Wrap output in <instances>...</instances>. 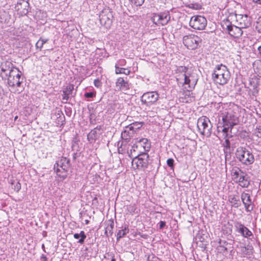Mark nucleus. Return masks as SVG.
<instances>
[{"mask_svg": "<svg viewBox=\"0 0 261 261\" xmlns=\"http://www.w3.org/2000/svg\"><path fill=\"white\" fill-rule=\"evenodd\" d=\"M256 134V136L258 138L261 137V128H258L257 132L255 133Z\"/></svg>", "mask_w": 261, "mask_h": 261, "instance_id": "obj_47", "label": "nucleus"}, {"mask_svg": "<svg viewBox=\"0 0 261 261\" xmlns=\"http://www.w3.org/2000/svg\"><path fill=\"white\" fill-rule=\"evenodd\" d=\"M253 87H254V89H255V88H256L257 87V86L256 85H254Z\"/></svg>", "mask_w": 261, "mask_h": 261, "instance_id": "obj_56", "label": "nucleus"}, {"mask_svg": "<svg viewBox=\"0 0 261 261\" xmlns=\"http://www.w3.org/2000/svg\"><path fill=\"white\" fill-rule=\"evenodd\" d=\"M101 133V130L100 127H96L93 129L91 130V132L88 134V140L91 143L93 142L99 137Z\"/></svg>", "mask_w": 261, "mask_h": 261, "instance_id": "obj_19", "label": "nucleus"}, {"mask_svg": "<svg viewBox=\"0 0 261 261\" xmlns=\"http://www.w3.org/2000/svg\"><path fill=\"white\" fill-rule=\"evenodd\" d=\"M14 69H17L13 66V64L10 61H6L1 65V71L5 75L7 76Z\"/></svg>", "mask_w": 261, "mask_h": 261, "instance_id": "obj_21", "label": "nucleus"}, {"mask_svg": "<svg viewBox=\"0 0 261 261\" xmlns=\"http://www.w3.org/2000/svg\"><path fill=\"white\" fill-rule=\"evenodd\" d=\"M167 16H165V17H164V19H167Z\"/></svg>", "mask_w": 261, "mask_h": 261, "instance_id": "obj_57", "label": "nucleus"}, {"mask_svg": "<svg viewBox=\"0 0 261 261\" xmlns=\"http://www.w3.org/2000/svg\"><path fill=\"white\" fill-rule=\"evenodd\" d=\"M17 188H18V190L20 189V184H19V186H18V187H17Z\"/></svg>", "mask_w": 261, "mask_h": 261, "instance_id": "obj_55", "label": "nucleus"}, {"mask_svg": "<svg viewBox=\"0 0 261 261\" xmlns=\"http://www.w3.org/2000/svg\"><path fill=\"white\" fill-rule=\"evenodd\" d=\"M219 246L218 247V249L220 252L224 253L227 251L228 246L229 244L225 240H220L219 242Z\"/></svg>", "mask_w": 261, "mask_h": 261, "instance_id": "obj_28", "label": "nucleus"}, {"mask_svg": "<svg viewBox=\"0 0 261 261\" xmlns=\"http://www.w3.org/2000/svg\"><path fill=\"white\" fill-rule=\"evenodd\" d=\"M255 29L258 33H261V16L257 18L256 22Z\"/></svg>", "mask_w": 261, "mask_h": 261, "instance_id": "obj_35", "label": "nucleus"}, {"mask_svg": "<svg viewBox=\"0 0 261 261\" xmlns=\"http://www.w3.org/2000/svg\"><path fill=\"white\" fill-rule=\"evenodd\" d=\"M197 126L199 132L202 135L207 137L211 136L212 124L208 117L206 116L200 117L197 120Z\"/></svg>", "mask_w": 261, "mask_h": 261, "instance_id": "obj_5", "label": "nucleus"}, {"mask_svg": "<svg viewBox=\"0 0 261 261\" xmlns=\"http://www.w3.org/2000/svg\"><path fill=\"white\" fill-rule=\"evenodd\" d=\"M176 79L178 84L185 86L188 91L194 88L198 79L195 74L185 66L178 67L176 69Z\"/></svg>", "mask_w": 261, "mask_h": 261, "instance_id": "obj_1", "label": "nucleus"}, {"mask_svg": "<svg viewBox=\"0 0 261 261\" xmlns=\"http://www.w3.org/2000/svg\"><path fill=\"white\" fill-rule=\"evenodd\" d=\"M116 87L118 90L126 91L129 89V84L123 77H119L116 82Z\"/></svg>", "mask_w": 261, "mask_h": 261, "instance_id": "obj_20", "label": "nucleus"}, {"mask_svg": "<svg viewBox=\"0 0 261 261\" xmlns=\"http://www.w3.org/2000/svg\"><path fill=\"white\" fill-rule=\"evenodd\" d=\"M113 14L110 10L105 9L99 14V20L101 24L106 28H110L112 23Z\"/></svg>", "mask_w": 261, "mask_h": 261, "instance_id": "obj_11", "label": "nucleus"}, {"mask_svg": "<svg viewBox=\"0 0 261 261\" xmlns=\"http://www.w3.org/2000/svg\"><path fill=\"white\" fill-rule=\"evenodd\" d=\"M234 227L236 231L244 238L251 239L253 237V233L240 222L237 221L234 222Z\"/></svg>", "mask_w": 261, "mask_h": 261, "instance_id": "obj_14", "label": "nucleus"}, {"mask_svg": "<svg viewBox=\"0 0 261 261\" xmlns=\"http://www.w3.org/2000/svg\"><path fill=\"white\" fill-rule=\"evenodd\" d=\"M8 83L10 87H20L22 79L21 78V72L18 69H14L10 74H8Z\"/></svg>", "mask_w": 261, "mask_h": 261, "instance_id": "obj_8", "label": "nucleus"}, {"mask_svg": "<svg viewBox=\"0 0 261 261\" xmlns=\"http://www.w3.org/2000/svg\"><path fill=\"white\" fill-rule=\"evenodd\" d=\"M223 28L226 27L229 34L234 37L238 38L242 36L243 34V31L242 28L240 26L232 25L231 22L228 20L223 21Z\"/></svg>", "mask_w": 261, "mask_h": 261, "instance_id": "obj_12", "label": "nucleus"}, {"mask_svg": "<svg viewBox=\"0 0 261 261\" xmlns=\"http://www.w3.org/2000/svg\"><path fill=\"white\" fill-rule=\"evenodd\" d=\"M94 95V94L93 92H88L85 94V97L86 98H92Z\"/></svg>", "mask_w": 261, "mask_h": 261, "instance_id": "obj_44", "label": "nucleus"}, {"mask_svg": "<svg viewBox=\"0 0 261 261\" xmlns=\"http://www.w3.org/2000/svg\"><path fill=\"white\" fill-rule=\"evenodd\" d=\"M126 228L119 230L117 234V239H119L124 236L126 233Z\"/></svg>", "mask_w": 261, "mask_h": 261, "instance_id": "obj_38", "label": "nucleus"}, {"mask_svg": "<svg viewBox=\"0 0 261 261\" xmlns=\"http://www.w3.org/2000/svg\"><path fill=\"white\" fill-rule=\"evenodd\" d=\"M207 23L205 18L200 15L194 16L191 17L189 24L195 30H203Z\"/></svg>", "mask_w": 261, "mask_h": 261, "instance_id": "obj_10", "label": "nucleus"}, {"mask_svg": "<svg viewBox=\"0 0 261 261\" xmlns=\"http://www.w3.org/2000/svg\"><path fill=\"white\" fill-rule=\"evenodd\" d=\"M236 22L237 25L243 29L249 28L251 24V18L247 14H236Z\"/></svg>", "mask_w": 261, "mask_h": 261, "instance_id": "obj_13", "label": "nucleus"}, {"mask_svg": "<svg viewBox=\"0 0 261 261\" xmlns=\"http://www.w3.org/2000/svg\"><path fill=\"white\" fill-rule=\"evenodd\" d=\"M119 62H120V64L121 65H125V64L126 63V62L124 60H120Z\"/></svg>", "mask_w": 261, "mask_h": 261, "instance_id": "obj_49", "label": "nucleus"}, {"mask_svg": "<svg viewBox=\"0 0 261 261\" xmlns=\"http://www.w3.org/2000/svg\"><path fill=\"white\" fill-rule=\"evenodd\" d=\"M152 21L156 25H163V17L161 14H155L152 17Z\"/></svg>", "mask_w": 261, "mask_h": 261, "instance_id": "obj_31", "label": "nucleus"}, {"mask_svg": "<svg viewBox=\"0 0 261 261\" xmlns=\"http://www.w3.org/2000/svg\"><path fill=\"white\" fill-rule=\"evenodd\" d=\"M230 127L228 126H225L224 124L219 122V124L217 126V132L219 134H222V137L223 138H226L228 137V133L230 132Z\"/></svg>", "mask_w": 261, "mask_h": 261, "instance_id": "obj_22", "label": "nucleus"}, {"mask_svg": "<svg viewBox=\"0 0 261 261\" xmlns=\"http://www.w3.org/2000/svg\"><path fill=\"white\" fill-rule=\"evenodd\" d=\"M241 173L244 174V172L239 168L237 167H233L231 170V176L232 180L237 181L240 177V176L242 175Z\"/></svg>", "mask_w": 261, "mask_h": 261, "instance_id": "obj_25", "label": "nucleus"}, {"mask_svg": "<svg viewBox=\"0 0 261 261\" xmlns=\"http://www.w3.org/2000/svg\"><path fill=\"white\" fill-rule=\"evenodd\" d=\"M111 261H116L115 259L114 258H113L112 259H111Z\"/></svg>", "mask_w": 261, "mask_h": 261, "instance_id": "obj_54", "label": "nucleus"}, {"mask_svg": "<svg viewBox=\"0 0 261 261\" xmlns=\"http://www.w3.org/2000/svg\"><path fill=\"white\" fill-rule=\"evenodd\" d=\"M63 94L62 99H63V100L65 101V102H67V101H68V100L69 98V96L70 95L69 94L67 93V92L65 93L64 91H63Z\"/></svg>", "mask_w": 261, "mask_h": 261, "instance_id": "obj_40", "label": "nucleus"}, {"mask_svg": "<svg viewBox=\"0 0 261 261\" xmlns=\"http://www.w3.org/2000/svg\"><path fill=\"white\" fill-rule=\"evenodd\" d=\"M236 155L239 161L246 166L252 164L255 160L252 152L244 147H238Z\"/></svg>", "mask_w": 261, "mask_h": 261, "instance_id": "obj_3", "label": "nucleus"}, {"mask_svg": "<svg viewBox=\"0 0 261 261\" xmlns=\"http://www.w3.org/2000/svg\"><path fill=\"white\" fill-rule=\"evenodd\" d=\"M189 7L190 8L197 9L198 8V5H195L193 4H191L189 5Z\"/></svg>", "mask_w": 261, "mask_h": 261, "instance_id": "obj_46", "label": "nucleus"}, {"mask_svg": "<svg viewBox=\"0 0 261 261\" xmlns=\"http://www.w3.org/2000/svg\"><path fill=\"white\" fill-rule=\"evenodd\" d=\"M94 86L97 88L101 86V83L98 79H96L94 81Z\"/></svg>", "mask_w": 261, "mask_h": 261, "instance_id": "obj_43", "label": "nucleus"}, {"mask_svg": "<svg viewBox=\"0 0 261 261\" xmlns=\"http://www.w3.org/2000/svg\"><path fill=\"white\" fill-rule=\"evenodd\" d=\"M85 224H88L89 223V221L88 220H85Z\"/></svg>", "mask_w": 261, "mask_h": 261, "instance_id": "obj_53", "label": "nucleus"}, {"mask_svg": "<svg viewBox=\"0 0 261 261\" xmlns=\"http://www.w3.org/2000/svg\"><path fill=\"white\" fill-rule=\"evenodd\" d=\"M69 167V160L66 158L62 157L56 162L54 165V169L59 176L65 179L67 176V171Z\"/></svg>", "mask_w": 261, "mask_h": 261, "instance_id": "obj_6", "label": "nucleus"}, {"mask_svg": "<svg viewBox=\"0 0 261 261\" xmlns=\"http://www.w3.org/2000/svg\"><path fill=\"white\" fill-rule=\"evenodd\" d=\"M167 164L169 167L173 169L174 166V160L172 159H169L167 161Z\"/></svg>", "mask_w": 261, "mask_h": 261, "instance_id": "obj_41", "label": "nucleus"}, {"mask_svg": "<svg viewBox=\"0 0 261 261\" xmlns=\"http://www.w3.org/2000/svg\"><path fill=\"white\" fill-rule=\"evenodd\" d=\"M228 201L230 202L232 207L238 208L241 205V201L238 195H229Z\"/></svg>", "mask_w": 261, "mask_h": 261, "instance_id": "obj_23", "label": "nucleus"}, {"mask_svg": "<svg viewBox=\"0 0 261 261\" xmlns=\"http://www.w3.org/2000/svg\"><path fill=\"white\" fill-rule=\"evenodd\" d=\"M39 40H41V42H42L43 44L46 43L48 41V39H42L41 38Z\"/></svg>", "mask_w": 261, "mask_h": 261, "instance_id": "obj_48", "label": "nucleus"}, {"mask_svg": "<svg viewBox=\"0 0 261 261\" xmlns=\"http://www.w3.org/2000/svg\"><path fill=\"white\" fill-rule=\"evenodd\" d=\"M201 42V39L197 35L191 34L183 37V43L189 49L197 48Z\"/></svg>", "mask_w": 261, "mask_h": 261, "instance_id": "obj_7", "label": "nucleus"}, {"mask_svg": "<svg viewBox=\"0 0 261 261\" xmlns=\"http://www.w3.org/2000/svg\"><path fill=\"white\" fill-rule=\"evenodd\" d=\"M29 4L25 0H20L15 5V8L21 15H25L28 13Z\"/></svg>", "mask_w": 261, "mask_h": 261, "instance_id": "obj_18", "label": "nucleus"}, {"mask_svg": "<svg viewBox=\"0 0 261 261\" xmlns=\"http://www.w3.org/2000/svg\"><path fill=\"white\" fill-rule=\"evenodd\" d=\"M127 153L130 158H136L138 154H140V152H139V149H137L135 147V144L131 146V148L129 151H127Z\"/></svg>", "mask_w": 261, "mask_h": 261, "instance_id": "obj_29", "label": "nucleus"}, {"mask_svg": "<svg viewBox=\"0 0 261 261\" xmlns=\"http://www.w3.org/2000/svg\"><path fill=\"white\" fill-rule=\"evenodd\" d=\"M135 147L137 149H139V152L145 153V152L149 150L150 144L146 138L137 139Z\"/></svg>", "mask_w": 261, "mask_h": 261, "instance_id": "obj_15", "label": "nucleus"}, {"mask_svg": "<svg viewBox=\"0 0 261 261\" xmlns=\"http://www.w3.org/2000/svg\"><path fill=\"white\" fill-rule=\"evenodd\" d=\"M73 237L75 239H78L80 238L78 242L81 244H83L84 242L85 239L86 238V236L85 234L84 231H81L80 233H74L73 234Z\"/></svg>", "mask_w": 261, "mask_h": 261, "instance_id": "obj_30", "label": "nucleus"}, {"mask_svg": "<svg viewBox=\"0 0 261 261\" xmlns=\"http://www.w3.org/2000/svg\"><path fill=\"white\" fill-rule=\"evenodd\" d=\"M254 3L261 4V0H252Z\"/></svg>", "mask_w": 261, "mask_h": 261, "instance_id": "obj_52", "label": "nucleus"}, {"mask_svg": "<svg viewBox=\"0 0 261 261\" xmlns=\"http://www.w3.org/2000/svg\"><path fill=\"white\" fill-rule=\"evenodd\" d=\"M241 199L246 211L248 212H251L253 209V204L250 195L248 193H242L241 194Z\"/></svg>", "mask_w": 261, "mask_h": 261, "instance_id": "obj_17", "label": "nucleus"}, {"mask_svg": "<svg viewBox=\"0 0 261 261\" xmlns=\"http://www.w3.org/2000/svg\"><path fill=\"white\" fill-rule=\"evenodd\" d=\"M160 227L161 228L163 227V221H161L160 222Z\"/></svg>", "mask_w": 261, "mask_h": 261, "instance_id": "obj_51", "label": "nucleus"}, {"mask_svg": "<svg viewBox=\"0 0 261 261\" xmlns=\"http://www.w3.org/2000/svg\"><path fill=\"white\" fill-rule=\"evenodd\" d=\"M253 247L252 245H247V246H242L241 247V250L244 256H249L253 254Z\"/></svg>", "mask_w": 261, "mask_h": 261, "instance_id": "obj_27", "label": "nucleus"}, {"mask_svg": "<svg viewBox=\"0 0 261 261\" xmlns=\"http://www.w3.org/2000/svg\"><path fill=\"white\" fill-rule=\"evenodd\" d=\"M222 118L223 124L225 126L230 127V133H231L233 126L238 123V118L234 115L231 110H225L222 111L220 115Z\"/></svg>", "mask_w": 261, "mask_h": 261, "instance_id": "obj_4", "label": "nucleus"}, {"mask_svg": "<svg viewBox=\"0 0 261 261\" xmlns=\"http://www.w3.org/2000/svg\"><path fill=\"white\" fill-rule=\"evenodd\" d=\"M230 78V73L225 65L221 64L216 66L212 74V79L215 83L224 85L227 83Z\"/></svg>", "mask_w": 261, "mask_h": 261, "instance_id": "obj_2", "label": "nucleus"}, {"mask_svg": "<svg viewBox=\"0 0 261 261\" xmlns=\"http://www.w3.org/2000/svg\"><path fill=\"white\" fill-rule=\"evenodd\" d=\"M225 139V141L223 143V146L224 147V150L229 149L230 148V143L228 137L226 138H224Z\"/></svg>", "mask_w": 261, "mask_h": 261, "instance_id": "obj_36", "label": "nucleus"}, {"mask_svg": "<svg viewBox=\"0 0 261 261\" xmlns=\"http://www.w3.org/2000/svg\"><path fill=\"white\" fill-rule=\"evenodd\" d=\"M158 98L159 95L156 92H148L145 93L142 96L141 101L147 105H149L155 102Z\"/></svg>", "mask_w": 261, "mask_h": 261, "instance_id": "obj_16", "label": "nucleus"}, {"mask_svg": "<svg viewBox=\"0 0 261 261\" xmlns=\"http://www.w3.org/2000/svg\"><path fill=\"white\" fill-rule=\"evenodd\" d=\"M74 89V86L72 84L68 85L66 88L63 90L65 92H67V93L71 95Z\"/></svg>", "mask_w": 261, "mask_h": 261, "instance_id": "obj_37", "label": "nucleus"}, {"mask_svg": "<svg viewBox=\"0 0 261 261\" xmlns=\"http://www.w3.org/2000/svg\"><path fill=\"white\" fill-rule=\"evenodd\" d=\"M136 210V205L134 203H131L126 206V210L128 213L134 214Z\"/></svg>", "mask_w": 261, "mask_h": 261, "instance_id": "obj_34", "label": "nucleus"}, {"mask_svg": "<svg viewBox=\"0 0 261 261\" xmlns=\"http://www.w3.org/2000/svg\"><path fill=\"white\" fill-rule=\"evenodd\" d=\"M257 50L259 55L261 56V45L258 47Z\"/></svg>", "mask_w": 261, "mask_h": 261, "instance_id": "obj_50", "label": "nucleus"}, {"mask_svg": "<svg viewBox=\"0 0 261 261\" xmlns=\"http://www.w3.org/2000/svg\"><path fill=\"white\" fill-rule=\"evenodd\" d=\"M236 181L239 182V185L243 188H247L250 185V182L246 177V176L244 175V173L240 175V177Z\"/></svg>", "mask_w": 261, "mask_h": 261, "instance_id": "obj_26", "label": "nucleus"}, {"mask_svg": "<svg viewBox=\"0 0 261 261\" xmlns=\"http://www.w3.org/2000/svg\"><path fill=\"white\" fill-rule=\"evenodd\" d=\"M41 40H39L36 43V47L37 48H39L40 50H41V48H42L43 44H42V42L41 41Z\"/></svg>", "mask_w": 261, "mask_h": 261, "instance_id": "obj_42", "label": "nucleus"}, {"mask_svg": "<svg viewBox=\"0 0 261 261\" xmlns=\"http://www.w3.org/2000/svg\"><path fill=\"white\" fill-rule=\"evenodd\" d=\"M129 125L126 126L124 130L121 133V138L126 142L132 137L135 133L133 130L129 129Z\"/></svg>", "mask_w": 261, "mask_h": 261, "instance_id": "obj_24", "label": "nucleus"}, {"mask_svg": "<svg viewBox=\"0 0 261 261\" xmlns=\"http://www.w3.org/2000/svg\"><path fill=\"white\" fill-rule=\"evenodd\" d=\"M128 125L129 126V129H132L135 133L142 127V124L141 122H135L129 124Z\"/></svg>", "mask_w": 261, "mask_h": 261, "instance_id": "obj_32", "label": "nucleus"}, {"mask_svg": "<svg viewBox=\"0 0 261 261\" xmlns=\"http://www.w3.org/2000/svg\"><path fill=\"white\" fill-rule=\"evenodd\" d=\"M132 2L136 6H141L144 0H131Z\"/></svg>", "mask_w": 261, "mask_h": 261, "instance_id": "obj_39", "label": "nucleus"}, {"mask_svg": "<svg viewBox=\"0 0 261 261\" xmlns=\"http://www.w3.org/2000/svg\"><path fill=\"white\" fill-rule=\"evenodd\" d=\"M148 155L147 153H140L136 158H134L132 162L134 168L141 169L147 167L148 165Z\"/></svg>", "mask_w": 261, "mask_h": 261, "instance_id": "obj_9", "label": "nucleus"}, {"mask_svg": "<svg viewBox=\"0 0 261 261\" xmlns=\"http://www.w3.org/2000/svg\"><path fill=\"white\" fill-rule=\"evenodd\" d=\"M115 72L116 74L123 73L125 75H128L130 73V71L129 70L124 68H120L117 64L115 65Z\"/></svg>", "mask_w": 261, "mask_h": 261, "instance_id": "obj_33", "label": "nucleus"}, {"mask_svg": "<svg viewBox=\"0 0 261 261\" xmlns=\"http://www.w3.org/2000/svg\"><path fill=\"white\" fill-rule=\"evenodd\" d=\"M123 141L122 142L121 146L118 148V151L119 153H120V151H123V149H125V145L123 144Z\"/></svg>", "mask_w": 261, "mask_h": 261, "instance_id": "obj_45", "label": "nucleus"}]
</instances>
